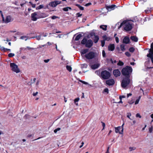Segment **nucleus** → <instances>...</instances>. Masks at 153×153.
Returning <instances> with one entry per match:
<instances>
[{"label": "nucleus", "instance_id": "1", "mask_svg": "<svg viewBox=\"0 0 153 153\" xmlns=\"http://www.w3.org/2000/svg\"><path fill=\"white\" fill-rule=\"evenodd\" d=\"M132 71V67L129 66H126L123 68L121 70L122 75L125 77H130Z\"/></svg>", "mask_w": 153, "mask_h": 153}, {"label": "nucleus", "instance_id": "2", "mask_svg": "<svg viewBox=\"0 0 153 153\" xmlns=\"http://www.w3.org/2000/svg\"><path fill=\"white\" fill-rule=\"evenodd\" d=\"M133 23L129 21H123L121 23L120 26L121 27L123 26L124 29L126 31L131 30L133 28Z\"/></svg>", "mask_w": 153, "mask_h": 153}, {"label": "nucleus", "instance_id": "3", "mask_svg": "<svg viewBox=\"0 0 153 153\" xmlns=\"http://www.w3.org/2000/svg\"><path fill=\"white\" fill-rule=\"evenodd\" d=\"M81 44L85 45L86 47L90 48L93 46V43L91 40L88 39L86 37H85L82 40Z\"/></svg>", "mask_w": 153, "mask_h": 153}, {"label": "nucleus", "instance_id": "4", "mask_svg": "<svg viewBox=\"0 0 153 153\" xmlns=\"http://www.w3.org/2000/svg\"><path fill=\"white\" fill-rule=\"evenodd\" d=\"M101 76L103 79H108L110 77L111 74L109 71L106 70L103 71L101 73Z\"/></svg>", "mask_w": 153, "mask_h": 153}, {"label": "nucleus", "instance_id": "5", "mask_svg": "<svg viewBox=\"0 0 153 153\" xmlns=\"http://www.w3.org/2000/svg\"><path fill=\"white\" fill-rule=\"evenodd\" d=\"M130 77H125L122 81L121 86L123 88H125L129 84L130 82Z\"/></svg>", "mask_w": 153, "mask_h": 153}, {"label": "nucleus", "instance_id": "6", "mask_svg": "<svg viewBox=\"0 0 153 153\" xmlns=\"http://www.w3.org/2000/svg\"><path fill=\"white\" fill-rule=\"evenodd\" d=\"M10 66L12 70L16 73H18L20 72L18 66L14 63H10Z\"/></svg>", "mask_w": 153, "mask_h": 153}, {"label": "nucleus", "instance_id": "7", "mask_svg": "<svg viewBox=\"0 0 153 153\" xmlns=\"http://www.w3.org/2000/svg\"><path fill=\"white\" fill-rule=\"evenodd\" d=\"M85 56L87 59H91L94 58L95 54L94 52L90 51L88 53L85 54Z\"/></svg>", "mask_w": 153, "mask_h": 153}, {"label": "nucleus", "instance_id": "8", "mask_svg": "<svg viewBox=\"0 0 153 153\" xmlns=\"http://www.w3.org/2000/svg\"><path fill=\"white\" fill-rule=\"evenodd\" d=\"M61 3V1L55 0L50 2L49 5L50 7L54 8L56 7L57 5L60 4Z\"/></svg>", "mask_w": 153, "mask_h": 153}, {"label": "nucleus", "instance_id": "9", "mask_svg": "<svg viewBox=\"0 0 153 153\" xmlns=\"http://www.w3.org/2000/svg\"><path fill=\"white\" fill-rule=\"evenodd\" d=\"M124 125L123 123L121 126H118L117 127H115V131L116 133H118L120 134H123V126Z\"/></svg>", "mask_w": 153, "mask_h": 153}, {"label": "nucleus", "instance_id": "10", "mask_svg": "<svg viewBox=\"0 0 153 153\" xmlns=\"http://www.w3.org/2000/svg\"><path fill=\"white\" fill-rule=\"evenodd\" d=\"M114 83V80L112 79L107 80L106 82V84L109 86L113 85Z\"/></svg>", "mask_w": 153, "mask_h": 153}, {"label": "nucleus", "instance_id": "11", "mask_svg": "<svg viewBox=\"0 0 153 153\" xmlns=\"http://www.w3.org/2000/svg\"><path fill=\"white\" fill-rule=\"evenodd\" d=\"M113 74L115 77H117L120 76L121 73L118 69L114 70L113 71Z\"/></svg>", "mask_w": 153, "mask_h": 153}, {"label": "nucleus", "instance_id": "12", "mask_svg": "<svg viewBox=\"0 0 153 153\" xmlns=\"http://www.w3.org/2000/svg\"><path fill=\"white\" fill-rule=\"evenodd\" d=\"M115 7H117L114 4H112L110 6H105L106 8L108 10H114Z\"/></svg>", "mask_w": 153, "mask_h": 153}, {"label": "nucleus", "instance_id": "13", "mask_svg": "<svg viewBox=\"0 0 153 153\" xmlns=\"http://www.w3.org/2000/svg\"><path fill=\"white\" fill-rule=\"evenodd\" d=\"M12 20L11 16H8L6 17L5 19H4V21H3V22L7 23L11 22Z\"/></svg>", "mask_w": 153, "mask_h": 153}, {"label": "nucleus", "instance_id": "14", "mask_svg": "<svg viewBox=\"0 0 153 153\" xmlns=\"http://www.w3.org/2000/svg\"><path fill=\"white\" fill-rule=\"evenodd\" d=\"M48 16V15L45 13H40L37 15L39 18H43Z\"/></svg>", "mask_w": 153, "mask_h": 153}, {"label": "nucleus", "instance_id": "15", "mask_svg": "<svg viewBox=\"0 0 153 153\" xmlns=\"http://www.w3.org/2000/svg\"><path fill=\"white\" fill-rule=\"evenodd\" d=\"M37 15V13L36 12L32 14L31 15V19L33 21H36L37 19V18L36 16Z\"/></svg>", "mask_w": 153, "mask_h": 153}, {"label": "nucleus", "instance_id": "16", "mask_svg": "<svg viewBox=\"0 0 153 153\" xmlns=\"http://www.w3.org/2000/svg\"><path fill=\"white\" fill-rule=\"evenodd\" d=\"M108 50L109 51H113L115 48L114 45V44H110L108 47Z\"/></svg>", "mask_w": 153, "mask_h": 153}, {"label": "nucleus", "instance_id": "17", "mask_svg": "<svg viewBox=\"0 0 153 153\" xmlns=\"http://www.w3.org/2000/svg\"><path fill=\"white\" fill-rule=\"evenodd\" d=\"M130 41V39L128 37L126 36L123 40V42L126 44H128Z\"/></svg>", "mask_w": 153, "mask_h": 153}, {"label": "nucleus", "instance_id": "18", "mask_svg": "<svg viewBox=\"0 0 153 153\" xmlns=\"http://www.w3.org/2000/svg\"><path fill=\"white\" fill-rule=\"evenodd\" d=\"M130 39L134 42H137L138 40V38L135 36H131L130 37Z\"/></svg>", "mask_w": 153, "mask_h": 153}, {"label": "nucleus", "instance_id": "19", "mask_svg": "<svg viewBox=\"0 0 153 153\" xmlns=\"http://www.w3.org/2000/svg\"><path fill=\"white\" fill-rule=\"evenodd\" d=\"M29 50V48L28 47L27 48H22L20 49V51L21 52H25L26 51H28Z\"/></svg>", "mask_w": 153, "mask_h": 153}, {"label": "nucleus", "instance_id": "20", "mask_svg": "<svg viewBox=\"0 0 153 153\" xmlns=\"http://www.w3.org/2000/svg\"><path fill=\"white\" fill-rule=\"evenodd\" d=\"M149 53L148 54H153V42L151 45V48L149 50Z\"/></svg>", "mask_w": 153, "mask_h": 153}, {"label": "nucleus", "instance_id": "21", "mask_svg": "<svg viewBox=\"0 0 153 153\" xmlns=\"http://www.w3.org/2000/svg\"><path fill=\"white\" fill-rule=\"evenodd\" d=\"M100 65L98 64H94L91 66V68L93 69H95L97 68Z\"/></svg>", "mask_w": 153, "mask_h": 153}, {"label": "nucleus", "instance_id": "22", "mask_svg": "<svg viewBox=\"0 0 153 153\" xmlns=\"http://www.w3.org/2000/svg\"><path fill=\"white\" fill-rule=\"evenodd\" d=\"M102 38L105 41H109L111 39V38L110 37H107L106 35L103 36Z\"/></svg>", "mask_w": 153, "mask_h": 153}, {"label": "nucleus", "instance_id": "23", "mask_svg": "<svg viewBox=\"0 0 153 153\" xmlns=\"http://www.w3.org/2000/svg\"><path fill=\"white\" fill-rule=\"evenodd\" d=\"M89 51L88 49H85L82 50L81 52V55H83Z\"/></svg>", "mask_w": 153, "mask_h": 153}, {"label": "nucleus", "instance_id": "24", "mask_svg": "<svg viewBox=\"0 0 153 153\" xmlns=\"http://www.w3.org/2000/svg\"><path fill=\"white\" fill-rule=\"evenodd\" d=\"M99 39V37L98 36H97V35L95 36L94 38V39H93L94 41V43H97V42H98Z\"/></svg>", "mask_w": 153, "mask_h": 153}, {"label": "nucleus", "instance_id": "25", "mask_svg": "<svg viewBox=\"0 0 153 153\" xmlns=\"http://www.w3.org/2000/svg\"><path fill=\"white\" fill-rule=\"evenodd\" d=\"M41 36H30L29 35V39H30V38H36V39L37 40H39L40 39H41Z\"/></svg>", "mask_w": 153, "mask_h": 153}, {"label": "nucleus", "instance_id": "26", "mask_svg": "<svg viewBox=\"0 0 153 153\" xmlns=\"http://www.w3.org/2000/svg\"><path fill=\"white\" fill-rule=\"evenodd\" d=\"M147 56L150 58L153 64V54H147Z\"/></svg>", "mask_w": 153, "mask_h": 153}, {"label": "nucleus", "instance_id": "27", "mask_svg": "<svg viewBox=\"0 0 153 153\" xmlns=\"http://www.w3.org/2000/svg\"><path fill=\"white\" fill-rule=\"evenodd\" d=\"M107 26L106 25H101L100 26V28L104 30H107Z\"/></svg>", "mask_w": 153, "mask_h": 153}, {"label": "nucleus", "instance_id": "28", "mask_svg": "<svg viewBox=\"0 0 153 153\" xmlns=\"http://www.w3.org/2000/svg\"><path fill=\"white\" fill-rule=\"evenodd\" d=\"M82 36V35L80 34L78 35L76 37L75 40L76 41L79 40Z\"/></svg>", "mask_w": 153, "mask_h": 153}, {"label": "nucleus", "instance_id": "29", "mask_svg": "<svg viewBox=\"0 0 153 153\" xmlns=\"http://www.w3.org/2000/svg\"><path fill=\"white\" fill-rule=\"evenodd\" d=\"M71 9H72L71 7H65L63 8L62 9L63 10L65 11H67L69 10H71Z\"/></svg>", "mask_w": 153, "mask_h": 153}, {"label": "nucleus", "instance_id": "30", "mask_svg": "<svg viewBox=\"0 0 153 153\" xmlns=\"http://www.w3.org/2000/svg\"><path fill=\"white\" fill-rule=\"evenodd\" d=\"M1 51H3L4 52H6L7 51H10V49L5 48L4 47H1Z\"/></svg>", "mask_w": 153, "mask_h": 153}, {"label": "nucleus", "instance_id": "31", "mask_svg": "<svg viewBox=\"0 0 153 153\" xmlns=\"http://www.w3.org/2000/svg\"><path fill=\"white\" fill-rule=\"evenodd\" d=\"M80 82L84 84L88 85L90 87H92V85H90V84H89L87 82H85L84 81H82V80H80Z\"/></svg>", "mask_w": 153, "mask_h": 153}, {"label": "nucleus", "instance_id": "32", "mask_svg": "<svg viewBox=\"0 0 153 153\" xmlns=\"http://www.w3.org/2000/svg\"><path fill=\"white\" fill-rule=\"evenodd\" d=\"M20 39L24 40H25L26 41L28 39V37L25 36H21Z\"/></svg>", "mask_w": 153, "mask_h": 153}, {"label": "nucleus", "instance_id": "33", "mask_svg": "<svg viewBox=\"0 0 153 153\" xmlns=\"http://www.w3.org/2000/svg\"><path fill=\"white\" fill-rule=\"evenodd\" d=\"M66 68L67 69V70L69 72H71V71L72 68L70 66H69L68 65H66Z\"/></svg>", "mask_w": 153, "mask_h": 153}, {"label": "nucleus", "instance_id": "34", "mask_svg": "<svg viewBox=\"0 0 153 153\" xmlns=\"http://www.w3.org/2000/svg\"><path fill=\"white\" fill-rule=\"evenodd\" d=\"M124 64L123 62L120 60H119L117 64V65L120 66H122L124 65Z\"/></svg>", "mask_w": 153, "mask_h": 153}, {"label": "nucleus", "instance_id": "35", "mask_svg": "<svg viewBox=\"0 0 153 153\" xmlns=\"http://www.w3.org/2000/svg\"><path fill=\"white\" fill-rule=\"evenodd\" d=\"M76 6H77L80 9V10H84V7L79 4H76Z\"/></svg>", "mask_w": 153, "mask_h": 153}, {"label": "nucleus", "instance_id": "36", "mask_svg": "<svg viewBox=\"0 0 153 153\" xmlns=\"http://www.w3.org/2000/svg\"><path fill=\"white\" fill-rule=\"evenodd\" d=\"M44 7V5H43V4L40 5L38 7H36V10L40 9L42 8H43Z\"/></svg>", "mask_w": 153, "mask_h": 153}, {"label": "nucleus", "instance_id": "37", "mask_svg": "<svg viewBox=\"0 0 153 153\" xmlns=\"http://www.w3.org/2000/svg\"><path fill=\"white\" fill-rule=\"evenodd\" d=\"M120 48L122 51H124L125 50V45L122 44L120 45Z\"/></svg>", "mask_w": 153, "mask_h": 153}, {"label": "nucleus", "instance_id": "38", "mask_svg": "<svg viewBox=\"0 0 153 153\" xmlns=\"http://www.w3.org/2000/svg\"><path fill=\"white\" fill-rule=\"evenodd\" d=\"M88 67V65L87 64H83L81 65L82 68H86Z\"/></svg>", "mask_w": 153, "mask_h": 153}, {"label": "nucleus", "instance_id": "39", "mask_svg": "<svg viewBox=\"0 0 153 153\" xmlns=\"http://www.w3.org/2000/svg\"><path fill=\"white\" fill-rule=\"evenodd\" d=\"M134 48L133 47H131L129 49V51L132 53L134 52Z\"/></svg>", "mask_w": 153, "mask_h": 153}, {"label": "nucleus", "instance_id": "40", "mask_svg": "<svg viewBox=\"0 0 153 153\" xmlns=\"http://www.w3.org/2000/svg\"><path fill=\"white\" fill-rule=\"evenodd\" d=\"M79 100V98H76L74 100V102L76 104V105H78V103H76V102H78Z\"/></svg>", "mask_w": 153, "mask_h": 153}, {"label": "nucleus", "instance_id": "41", "mask_svg": "<svg viewBox=\"0 0 153 153\" xmlns=\"http://www.w3.org/2000/svg\"><path fill=\"white\" fill-rule=\"evenodd\" d=\"M14 55H15V54L14 53H10L8 54V56L9 57H12L14 56Z\"/></svg>", "mask_w": 153, "mask_h": 153}, {"label": "nucleus", "instance_id": "42", "mask_svg": "<svg viewBox=\"0 0 153 153\" xmlns=\"http://www.w3.org/2000/svg\"><path fill=\"white\" fill-rule=\"evenodd\" d=\"M61 129V128H56V129H55L54 131V132L55 133H57V131H59V130H60Z\"/></svg>", "mask_w": 153, "mask_h": 153}, {"label": "nucleus", "instance_id": "43", "mask_svg": "<svg viewBox=\"0 0 153 153\" xmlns=\"http://www.w3.org/2000/svg\"><path fill=\"white\" fill-rule=\"evenodd\" d=\"M101 46L102 47H103L105 44V41L104 40H102L101 41Z\"/></svg>", "mask_w": 153, "mask_h": 153}, {"label": "nucleus", "instance_id": "44", "mask_svg": "<svg viewBox=\"0 0 153 153\" xmlns=\"http://www.w3.org/2000/svg\"><path fill=\"white\" fill-rule=\"evenodd\" d=\"M129 149L130 150V151H131L135 149L136 148L135 147H130Z\"/></svg>", "mask_w": 153, "mask_h": 153}, {"label": "nucleus", "instance_id": "45", "mask_svg": "<svg viewBox=\"0 0 153 153\" xmlns=\"http://www.w3.org/2000/svg\"><path fill=\"white\" fill-rule=\"evenodd\" d=\"M36 80V79L35 78H33V80H32V79H31V83H30V85H31L32 84L34 83Z\"/></svg>", "mask_w": 153, "mask_h": 153}, {"label": "nucleus", "instance_id": "46", "mask_svg": "<svg viewBox=\"0 0 153 153\" xmlns=\"http://www.w3.org/2000/svg\"><path fill=\"white\" fill-rule=\"evenodd\" d=\"M126 55L127 56L129 57L131 56V54L130 53L128 52H127L125 53Z\"/></svg>", "mask_w": 153, "mask_h": 153}, {"label": "nucleus", "instance_id": "47", "mask_svg": "<svg viewBox=\"0 0 153 153\" xmlns=\"http://www.w3.org/2000/svg\"><path fill=\"white\" fill-rule=\"evenodd\" d=\"M105 51L104 50H103L102 51V56L103 57H105Z\"/></svg>", "mask_w": 153, "mask_h": 153}, {"label": "nucleus", "instance_id": "48", "mask_svg": "<svg viewBox=\"0 0 153 153\" xmlns=\"http://www.w3.org/2000/svg\"><path fill=\"white\" fill-rule=\"evenodd\" d=\"M110 60L111 61V63L113 64L117 62V61L116 60H114L113 61L112 59H111Z\"/></svg>", "mask_w": 153, "mask_h": 153}, {"label": "nucleus", "instance_id": "49", "mask_svg": "<svg viewBox=\"0 0 153 153\" xmlns=\"http://www.w3.org/2000/svg\"><path fill=\"white\" fill-rule=\"evenodd\" d=\"M127 117L129 119H131L130 118V116L131 115V113H127Z\"/></svg>", "mask_w": 153, "mask_h": 153}, {"label": "nucleus", "instance_id": "50", "mask_svg": "<svg viewBox=\"0 0 153 153\" xmlns=\"http://www.w3.org/2000/svg\"><path fill=\"white\" fill-rule=\"evenodd\" d=\"M57 18H58V17L55 16H53L51 17V18L52 19H55Z\"/></svg>", "mask_w": 153, "mask_h": 153}, {"label": "nucleus", "instance_id": "51", "mask_svg": "<svg viewBox=\"0 0 153 153\" xmlns=\"http://www.w3.org/2000/svg\"><path fill=\"white\" fill-rule=\"evenodd\" d=\"M104 91L108 94V88H105L104 89Z\"/></svg>", "mask_w": 153, "mask_h": 153}, {"label": "nucleus", "instance_id": "52", "mask_svg": "<svg viewBox=\"0 0 153 153\" xmlns=\"http://www.w3.org/2000/svg\"><path fill=\"white\" fill-rule=\"evenodd\" d=\"M90 35L91 36H96L95 35V33L94 32H91L90 34Z\"/></svg>", "mask_w": 153, "mask_h": 153}, {"label": "nucleus", "instance_id": "53", "mask_svg": "<svg viewBox=\"0 0 153 153\" xmlns=\"http://www.w3.org/2000/svg\"><path fill=\"white\" fill-rule=\"evenodd\" d=\"M76 16L77 17H80L82 16V14H80L79 13H77L76 14Z\"/></svg>", "mask_w": 153, "mask_h": 153}, {"label": "nucleus", "instance_id": "54", "mask_svg": "<svg viewBox=\"0 0 153 153\" xmlns=\"http://www.w3.org/2000/svg\"><path fill=\"white\" fill-rule=\"evenodd\" d=\"M126 97V96L124 95L120 96L119 97V99L120 100H122V98H125Z\"/></svg>", "mask_w": 153, "mask_h": 153}, {"label": "nucleus", "instance_id": "55", "mask_svg": "<svg viewBox=\"0 0 153 153\" xmlns=\"http://www.w3.org/2000/svg\"><path fill=\"white\" fill-rule=\"evenodd\" d=\"M149 132H150V133H151L152 132V131L153 130V128H152V126L151 127H150L149 128Z\"/></svg>", "mask_w": 153, "mask_h": 153}, {"label": "nucleus", "instance_id": "56", "mask_svg": "<svg viewBox=\"0 0 153 153\" xmlns=\"http://www.w3.org/2000/svg\"><path fill=\"white\" fill-rule=\"evenodd\" d=\"M115 38L116 42L118 43L119 42V38L117 37H116Z\"/></svg>", "mask_w": 153, "mask_h": 153}, {"label": "nucleus", "instance_id": "57", "mask_svg": "<svg viewBox=\"0 0 153 153\" xmlns=\"http://www.w3.org/2000/svg\"><path fill=\"white\" fill-rule=\"evenodd\" d=\"M136 117H139L140 118H141V116H140V114L139 113H137L136 114Z\"/></svg>", "mask_w": 153, "mask_h": 153}, {"label": "nucleus", "instance_id": "58", "mask_svg": "<svg viewBox=\"0 0 153 153\" xmlns=\"http://www.w3.org/2000/svg\"><path fill=\"white\" fill-rule=\"evenodd\" d=\"M101 123H102V126H103V127L102 130H103L104 129L105 127V124L104 123L102 122Z\"/></svg>", "mask_w": 153, "mask_h": 153}, {"label": "nucleus", "instance_id": "59", "mask_svg": "<svg viewBox=\"0 0 153 153\" xmlns=\"http://www.w3.org/2000/svg\"><path fill=\"white\" fill-rule=\"evenodd\" d=\"M140 100H139L138 99H137L135 102V105H137V104H138L139 102V101Z\"/></svg>", "mask_w": 153, "mask_h": 153}, {"label": "nucleus", "instance_id": "60", "mask_svg": "<svg viewBox=\"0 0 153 153\" xmlns=\"http://www.w3.org/2000/svg\"><path fill=\"white\" fill-rule=\"evenodd\" d=\"M29 3H30L31 4H32V7L33 8H34L35 7V4H32L31 2H29Z\"/></svg>", "mask_w": 153, "mask_h": 153}, {"label": "nucleus", "instance_id": "61", "mask_svg": "<svg viewBox=\"0 0 153 153\" xmlns=\"http://www.w3.org/2000/svg\"><path fill=\"white\" fill-rule=\"evenodd\" d=\"M28 117V114L25 115L24 117V118L25 119H27Z\"/></svg>", "mask_w": 153, "mask_h": 153}, {"label": "nucleus", "instance_id": "62", "mask_svg": "<svg viewBox=\"0 0 153 153\" xmlns=\"http://www.w3.org/2000/svg\"><path fill=\"white\" fill-rule=\"evenodd\" d=\"M38 92H36V93H33V96H35L36 95L38 94Z\"/></svg>", "mask_w": 153, "mask_h": 153}, {"label": "nucleus", "instance_id": "63", "mask_svg": "<svg viewBox=\"0 0 153 153\" xmlns=\"http://www.w3.org/2000/svg\"><path fill=\"white\" fill-rule=\"evenodd\" d=\"M91 4V3L90 2L85 4V6H88Z\"/></svg>", "mask_w": 153, "mask_h": 153}, {"label": "nucleus", "instance_id": "64", "mask_svg": "<svg viewBox=\"0 0 153 153\" xmlns=\"http://www.w3.org/2000/svg\"><path fill=\"white\" fill-rule=\"evenodd\" d=\"M109 148H110V147L109 146L108 147L107 149V152L106 153H109Z\"/></svg>", "mask_w": 153, "mask_h": 153}]
</instances>
